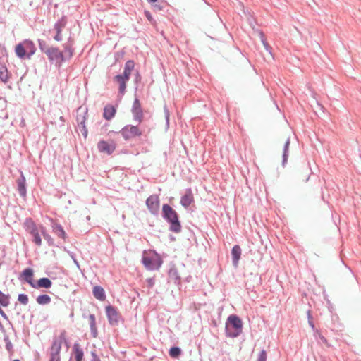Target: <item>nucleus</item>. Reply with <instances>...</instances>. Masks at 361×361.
<instances>
[{"mask_svg":"<svg viewBox=\"0 0 361 361\" xmlns=\"http://www.w3.org/2000/svg\"><path fill=\"white\" fill-rule=\"evenodd\" d=\"M18 183V189L20 195L21 196H25L26 195V188H25V178L23 177L20 179L17 180Z\"/></svg>","mask_w":361,"mask_h":361,"instance_id":"nucleus-23","label":"nucleus"},{"mask_svg":"<svg viewBox=\"0 0 361 361\" xmlns=\"http://www.w3.org/2000/svg\"><path fill=\"white\" fill-rule=\"evenodd\" d=\"M194 201L192 192L190 189L185 191V195L181 197L180 204L184 207H188Z\"/></svg>","mask_w":361,"mask_h":361,"instance_id":"nucleus-12","label":"nucleus"},{"mask_svg":"<svg viewBox=\"0 0 361 361\" xmlns=\"http://www.w3.org/2000/svg\"><path fill=\"white\" fill-rule=\"evenodd\" d=\"M135 66L134 62L131 60L128 61L125 64L124 71L122 75L126 78L130 79V75Z\"/></svg>","mask_w":361,"mask_h":361,"instance_id":"nucleus-20","label":"nucleus"},{"mask_svg":"<svg viewBox=\"0 0 361 361\" xmlns=\"http://www.w3.org/2000/svg\"><path fill=\"white\" fill-rule=\"evenodd\" d=\"M35 51V44L30 40H25L22 43L17 44L15 48L16 54L20 59L24 58L25 56L27 58H30Z\"/></svg>","mask_w":361,"mask_h":361,"instance_id":"nucleus-4","label":"nucleus"},{"mask_svg":"<svg viewBox=\"0 0 361 361\" xmlns=\"http://www.w3.org/2000/svg\"><path fill=\"white\" fill-rule=\"evenodd\" d=\"M289 145H290V141H289V140H287V141L286 142L285 147H284V152H283V162L286 161V160H287V157H288V151Z\"/></svg>","mask_w":361,"mask_h":361,"instance_id":"nucleus-32","label":"nucleus"},{"mask_svg":"<svg viewBox=\"0 0 361 361\" xmlns=\"http://www.w3.org/2000/svg\"><path fill=\"white\" fill-rule=\"evenodd\" d=\"M148 1L151 3H155L156 1H157V0H148Z\"/></svg>","mask_w":361,"mask_h":361,"instance_id":"nucleus-42","label":"nucleus"},{"mask_svg":"<svg viewBox=\"0 0 361 361\" xmlns=\"http://www.w3.org/2000/svg\"><path fill=\"white\" fill-rule=\"evenodd\" d=\"M47 54L49 56L51 60H62L63 54L61 51H60L56 48H50L47 51Z\"/></svg>","mask_w":361,"mask_h":361,"instance_id":"nucleus-13","label":"nucleus"},{"mask_svg":"<svg viewBox=\"0 0 361 361\" xmlns=\"http://www.w3.org/2000/svg\"><path fill=\"white\" fill-rule=\"evenodd\" d=\"M145 14L146 17L147 18V19H148L149 21H152V16H151L150 13H149V11H145Z\"/></svg>","mask_w":361,"mask_h":361,"instance_id":"nucleus-39","label":"nucleus"},{"mask_svg":"<svg viewBox=\"0 0 361 361\" xmlns=\"http://www.w3.org/2000/svg\"><path fill=\"white\" fill-rule=\"evenodd\" d=\"M98 149L102 153L111 154L114 152L116 149V144L113 140L104 141L102 140L99 142L97 145Z\"/></svg>","mask_w":361,"mask_h":361,"instance_id":"nucleus-8","label":"nucleus"},{"mask_svg":"<svg viewBox=\"0 0 361 361\" xmlns=\"http://www.w3.org/2000/svg\"><path fill=\"white\" fill-rule=\"evenodd\" d=\"M51 281L48 278H42L39 280H38L37 283H35V286L32 288H49L51 286Z\"/></svg>","mask_w":361,"mask_h":361,"instance_id":"nucleus-16","label":"nucleus"},{"mask_svg":"<svg viewBox=\"0 0 361 361\" xmlns=\"http://www.w3.org/2000/svg\"><path fill=\"white\" fill-rule=\"evenodd\" d=\"M40 232L44 238L49 239L50 238V236L46 233L45 228L44 227H40Z\"/></svg>","mask_w":361,"mask_h":361,"instance_id":"nucleus-37","label":"nucleus"},{"mask_svg":"<svg viewBox=\"0 0 361 361\" xmlns=\"http://www.w3.org/2000/svg\"><path fill=\"white\" fill-rule=\"evenodd\" d=\"M36 300L39 305H47L51 302V298L48 295H40L37 298Z\"/></svg>","mask_w":361,"mask_h":361,"instance_id":"nucleus-25","label":"nucleus"},{"mask_svg":"<svg viewBox=\"0 0 361 361\" xmlns=\"http://www.w3.org/2000/svg\"><path fill=\"white\" fill-rule=\"evenodd\" d=\"M116 109L112 105H107L104 107L103 116L106 120L111 119L116 114Z\"/></svg>","mask_w":361,"mask_h":361,"instance_id":"nucleus-14","label":"nucleus"},{"mask_svg":"<svg viewBox=\"0 0 361 361\" xmlns=\"http://www.w3.org/2000/svg\"><path fill=\"white\" fill-rule=\"evenodd\" d=\"M106 312L109 323L111 325L117 324L120 319V314L116 309L111 305H109L106 307Z\"/></svg>","mask_w":361,"mask_h":361,"instance_id":"nucleus-9","label":"nucleus"},{"mask_svg":"<svg viewBox=\"0 0 361 361\" xmlns=\"http://www.w3.org/2000/svg\"><path fill=\"white\" fill-rule=\"evenodd\" d=\"M181 350L178 347H173L169 350V355L171 357L177 358L180 355Z\"/></svg>","mask_w":361,"mask_h":361,"instance_id":"nucleus-29","label":"nucleus"},{"mask_svg":"<svg viewBox=\"0 0 361 361\" xmlns=\"http://www.w3.org/2000/svg\"><path fill=\"white\" fill-rule=\"evenodd\" d=\"M73 348H74V351H75L76 361H82V359L83 357V352L80 348L79 345H78V344L74 345Z\"/></svg>","mask_w":361,"mask_h":361,"instance_id":"nucleus-27","label":"nucleus"},{"mask_svg":"<svg viewBox=\"0 0 361 361\" xmlns=\"http://www.w3.org/2000/svg\"><path fill=\"white\" fill-rule=\"evenodd\" d=\"M63 344L66 345V350L68 349V345L66 340V334L63 331L59 336L54 337L50 348L49 361H61L60 352Z\"/></svg>","mask_w":361,"mask_h":361,"instance_id":"nucleus-1","label":"nucleus"},{"mask_svg":"<svg viewBox=\"0 0 361 361\" xmlns=\"http://www.w3.org/2000/svg\"><path fill=\"white\" fill-rule=\"evenodd\" d=\"M25 226L26 230L30 234L32 233V231H36L37 230H38L35 222L30 219H27L25 220Z\"/></svg>","mask_w":361,"mask_h":361,"instance_id":"nucleus-24","label":"nucleus"},{"mask_svg":"<svg viewBox=\"0 0 361 361\" xmlns=\"http://www.w3.org/2000/svg\"><path fill=\"white\" fill-rule=\"evenodd\" d=\"M54 229L56 233L58 235L59 237L63 239L66 238V233L61 226H58Z\"/></svg>","mask_w":361,"mask_h":361,"instance_id":"nucleus-30","label":"nucleus"},{"mask_svg":"<svg viewBox=\"0 0 361 361\" xmlns=\"http://www.w3.org/2000/svg\"><path fill=\"white\" fill-rule=\"evenodd\" d=\"M233 262L235 266H237L241 255V250L239 245H235L231 251Z\"/></svg>","mask_w":361,"mask_h":361,"instance_id":"nucleus-17","label":"nucleus"},{"mask_svg":"<svg viewBox=\"0 0 361 361\" xmlns=\"http://www.w3.org/2000/svg\"><path fill=\"white\" fill-rule=\"evenodd\" d=\"M310 175L307 174L305 181H307L309 179Z\"/></svg>","mask_w":361,"mask_h":361,"instance_id":"nucleus-41","label":"nucleus"},{"mask_svg":"<svg viewBox=\"0 0 361 361\" xmlns=\"http://www.w3.org/2000/svg\"><path fill=\"white\" fill-rule=\"evenodd\" d=\"M317 333L318 334L319 338L324 343V344H325L326 346L329 347L330 345H329L328 341L326 340V338L324 336H322L318 331H317Z\"/></svg>","mask_w":361,"mask_h":361,"instance_id":"nucleus-34","label":"nucleus"},{"mask_svg":"<svg viewBox=\"0 0 361 361\" xmlns=\"http://www.w3.org/2000/svg\"><path fill=\"white\" fill-rule=\"evenodd\" d=\"M94 296L101 301H104L106 299V295L104 289L100 286H94L93 288Z\"/></svg>","mask_w":361,"mask_h":361,"instance_id":"nucleus-19","label":"nucleus"},{"mask_svg":"<svg viewBox=\"0 0 361 361\" xmlns=\"http://www.w3.org/2000/svg\"><path fill=\"white\" fill-rule=\"evenodd\" d=\"M120 133L127 140L142 135V130L136 126L127 125L123 127Z\"/></svg>","mask_w":361,"mask_h":361,"instance_id":"nucleus-6","label":"nucleus"},{"mask_svg":"<svg viewBox=\"0 0 361 361\" xmlns=\"http://www.w3.org/2000/svg\"><path fill=\"white\" fill-rule=\"evenodd\" d=\"M74 262L77 264L78 267H79L78 262L76 260H74Z\"/></svg>","mask_w":361,"mask_h":361,"instance_id":"nucleus-43","label":"nucleus"},{"mask_svg":"<svg viewBox=\"0 0 361 361\" xmlns=\"http://www.w3.org/2000/svg\"><path fill=\"white\" fill-rule=\"evenodd\" d=\"M132 113L133 114L134 119L138 123H141L143 118V111L140 102L137 98L134 100L132 106Z\"/></svg>","mask_w":361,"mask_h":361,"instance_id":"nucleus-10","label":"nucleus"},{"mask_svg":"<svg viewBox=\"0 0 361 361\" xmlns=\"http://www.w3.org/2000/svg\"><path fill=\"white\" fill-rule=\"evenodd\" d=\"M40 232L44 238L49 239L50 238V236L46 233L45 228L44 227H40Z\"/></svg>","mask_w":361,"mask_h":361,"instance_id":"nucleus-36","label":"nucleus"},{"mask_svg":"<svg viewBox=\"0 0 361 361\" xmlns=\"http://www.w3.org/2000/svg\"><path fill=\"white\" fill-rule=\"evenodd\" d=\"M18 300L23 305H27L28 303V297L25 294H19Z\"/></svg>","mask_w":361,"mask_h":361,"instance_id":"nucleus-31","label":"nucleus"},{"mask_svg":"<svg viewBox=\"0 0 361 361\" xmlns=\"http://www.w3.org/2000/svg\"><path fill=\"white\" fill-rule=\"evenodd\" d=\"M142 261L145 268L149 270L158 269L162 264L161 257L153 250L145 251Z\"/></svg>","mask_w":361,"mask_h":361,"instance_id":"nucleus-2","label":"nucleus"},{"mask_svg":"<svg viewBox=\"0 0 361 361\" xmlns=\"http://www.w3.org/2000/svg\"><path fill=\"white\" fill-rule=\"evenodd\" d=\"M146 205L152 214H157L160 207L159 196L157 195H150L146 200Z\"/></svg>","mask_w":361,"mask_h":361,"instance_id":"nucleus-7","label":"nucleus"},{"mask_svg":"<svg viewBox=\"0 0 361 361\" xmlns=\"http://www.w3.org/2000/svg\"><path fill=\"white\" fill-rule=\"evenodd\" d=\"M228 322L234 329L233 331H230L228 325L226 326L228 335L231 337H236L242 332L243 322L240 319L234 314L228 317Z\"/></svg>","mask_w":361,"mask_h":361,"instance_id":"nucleus-5","label":"nucleus"},{"mask_svg":"<svg viewBox=\"0 0 361 361\" xmlns=\"http://www.w3.org/2000/svg\"><path fill=\"white\" fill-rule=\"evenodd\" d=\"M128 80V78H126V77L122 75H118L115 77V80L119 85V92L121 93H124L126 87V83Z\"/></svg>","mask_w":361,"mask_h":361,"instance_id":"nucleus-15","label":"nucleus"},{"mask_svg":"<svg viewBox=\"0 0 361 361\" xmlns=\"http://www.w3.org/2000/svg\"><path fill=\"white\" fill-rule=\"evenodd\" d=\"M13 361H19V360H13Z\"/></svg>","mask_w":361,"mask_h":361,"instance_id":"nucleus-44","label":"nucleus"},{"mask_svg":"<svg viewBox=\"0 0 361 361\" xmlns=\"http://www.w3.org/2000/svg\"><path fill=\"white\" fill-rule=\"evenodd\" d=\"M9 295H6L0 291V305L3 307H7L9 305Z\"/></svg>","mask_w":361,"mask_h":361,"instance_id":"nucleus-26","label":"nucleus"},{"mask_svg":"<svg viewBox=\"0 0 361 361\" xmlns=\"http://www.w3.org/2000/svg\"><path fill=\"white\" fill-rule=\"evenodd\" d=\"M162 210L164 218L171 223V230L176 233L179 232L181 226L176 211L168 204H164Z\"/></svg>","mask_w":361,"mask_h":361,"instance_id":"nucleus-3","label":"nucleus"},{"mask_svg":"<svg viewBox=\"0 0 361 361\" xmlns=\"http://www.w3.org/2000/svg\"><path fill=\"white\" fill-rule=\"evenodd\" d=\"M20 277L28 283L32 287L35 286V282L33 280L34 272L33 270L30 268H27L23 271L20 274Z\"/></svg>","mask_w":361,"mask_h":361,"instance_id":"nucleus-11","label":"nucleus"},{"mask_svg":"<svg viewBox=\"0 0 361 361\" xmlns=\"http://www.w3.org/2000/svg\"><path fill=\"white\" fill-rule=\"evenodd\" d=\"M31 235L33 237V241L35 243L36 245L40 246L42 245V239L39 235V230H37L36 231H32V233Z\"/></svg>","mask_w":361,"mask_h":361,"instance_id":"nucleus-28","label":"nucleus"},{"mask_svg":"<svg viewBox=\"0 0 361 361\" xmlns=\"http://www.w3.org/2000/svg\"><path fill=\"white\" fill-rule=\"evenodd\" d=\"M54 39L56 40V41H60L61 39V34H60V30H58V33L54 37Z\"/></svg>","mask_w":361,"mask_h":361,"instance_id":"nucleus-38","label":"nucleus"},{"mask_svg":"<svg viewBox=\"0 0 361 361\" xmlns=\"http://www.w3.org/2000/svg\"><path fill=\"white\" fill-rule=\"evenodd\" d=\"M0 314L4 317H6L5 312L2 310V309L1 307H0Z\"/></svg>","mask_w":361,"mask_h":361,"instance_id":"nucleus-40","label":"nucleus"},{"mask_svg":"<svg viewBox=\"0 0 361 361\" xmlns=\"http://www.w3.org/2000/svg\"><path fill=\"white\" fill-rule=\"evenodd\" d=\"M257 361H267V353L265 350H262L260 352V354Z\"/></svg>","mask_w":361,"mask_h":361,"instance_id":"nucleus-33","label":"nucleus"},{"mask_svg":"<svg viewBox=\"0 0 361 361\" xmlns=\"http://www.w3.org/2000/svg\"><path fill=\"white\" fill-rule=\"evenodd\" d=\"M307 316H308V323L310 324V326L314 329V324L312 320V316H311V313H310V311H308L307 312Z\"/></svg>","mask_w":361,"mask_h":361,"instance_id":"nucleus-35","label":"nucleus"},{"mask_svg":"<svg viewBox=\"0 0 361 361\" xmlns=\"http://www.w3.org/2000/svg\"><path fill=\"white\" fill-rule=\"evenodd\" d=\"M90 325L91 331L93 337L96 338L97 336V330L96 326V319L94 314H90L89 316Z\"/></svg>","mask_w":361,"mask_h":361,"instance_id":"nucleus-22","label":"nucleus"},{"mask_svg":"<svg viewBox=\"0 0 361 361\" xmlns=\"http://www.w3.org/2000/svg\"><path fill=\"white\" fill-rule=\"evenodd\" d=\"M10 78L8 69L5 66H0V79L4 82H7Z\"/></svg>","mask_w":361,"mask_h":361,"instance_id":"nucleus-21","label":"nucleus"},{"mask_svg":"<svg viewBox=\"0 0 361 361\" xmlns=\"http://www.w3.org/2000/svg\"><path fill=\"white\" fill-rule=\"evenodd\" d=\"M78 123V127L82 134V135L85 137V138L87 136V129L86 128V126L85 125V116H78L77 118Z\"/></svg>","mask_w":361,"mask_h":361,"instance_id":"nucleus-18","label":"nucleus"}]
</instances>
